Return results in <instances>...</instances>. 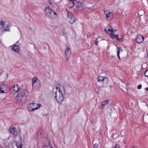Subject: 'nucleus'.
Wrapping results in <instances>:
<instances>
[{"mask_svg":"<svg viewBox=\"0 0 148 148\" xmlns=\"http://www.w3.org/2000/svg\"><path fill=\"white\" fill-rule=\"evenodd\" d=\"M63 88L60 84H57L54 87V89H56L57 91L55 93V98L59 103H62L64 100L63 95L61 92V89Z\"/></svg>","mask_w":148,"mask_h":148,"instance_id":"f257e3e1","label":"nucleus"},{"mask_svg":"<svg viewBox=\"0 0 148 148\" xmlns=\"http://www.w3.org/2000/svg\"><path fill=\"white\" fill-rule=\"evenodd\" d=\"M105 31L106 34L110 35L112 39H116L120 42H122L123 41V38H119L118 35H113L114 31L116 32V30L113 29L109 25H108L105 28Z\"/></svg>","mask_w":148,"mask_h":148,"instance_id":"f03ea898","label":"nucleus"},{"mask_svg":"<svg viewBox=\"0 0 148 148\" xmlns=\"http://www.w3.org/2000/svg\"><path fill=\"white\" fill-rule=\"evenodd\" d=\"M44 11L46 15L50 19L54 20L57 18L56 13L49 7L46 8Z\"/></svg>","mask_w":148,"mask_h":148,"instance_id":"7ed1b4c3","label":"nucleus"},{"mask_svg":"<svg viewBox=\"0 0 148 148\" xmlns=\"http://www.w3.org/2000/svg\"><path fill=\"white\" fill-rule=\"evenodd\" d=\"M27 93V91L24 90L19 92L18 94L16 96L18 100L21 102L24 101L26 99V94Z\"/></svg>","mask_w":148,"mask_h":148,"instance_id":"20e7f679","label":"nucleus"},{"mask_svg":"<svg viewBox=\"0 0 148 148\" xmlns=\"http://www.w3.org/2000/svg\"><path fill=\"white\" fill-rule=\"evenodd\" d=\"M68 12L67 19L69 21L71 24L74 23L75 21V19L73 15L70 12L67 10Z\"/></svg>","mask_w":148,"mask_h":148,"instance_id":"39448f33","label":"nucleus"},{"mask_svg":"<svg viewBox=\"0 0 148 148\" xmlns=\"http://www.w3.org/2000/svg\"><path fill=\"white\" fill-rule=\"evenodd\" d=\"M71 50L70 48L67 47L66 49L65 50L64 56L66 59L67 61H68L71 55Z\"/></svg>","mask_w":148,"mask_h":148,"instance_id":"423d86ee","label":"nucleus"},{"mask_svg":"<svg viewBox=\"0 0 148 148\" xmlns=\"http://www.w3.org/2000/svg\"><path fill=\"white\" fill-rule=\"evenodd\" d=\"M98 81L101 83H107L108 82V79L106 77L99 76L98 77Z\"/></svg>","mask_w":148,"mask_h":148,"instance_id":"0eeeda50","label":"nucleus"},{"mask_svg":"<svg viewBox=\"0 0 148 148\" xmlns=\"http://www.w3.org/2000/svg\"><path fill=\"white\" fill-rule=\"evenodd\" d=\"M141 12H143V11L142 10H139L138 12V14L140 16V22L143 24H145L146 22V16L145 17H143L142 15H140V13Z\"/></svg>","mask_w":148,"mask_h":148,"instance_id":"6e6552de","label":"nucleus"},{"mask_svg":"<svg viewBox=\"0 0 148 148\" xmlns=\"http://www.w3.org/2000/svg\"><path fill=\"white\" fill-rule=\"evenodd\" d=\"M5 23V21H4L3 20H1L0 22V27H1V28L3 29L4 32H10V29L9 28V26L7 25V29H3L4 25Z\"/></svg>","mask_w":148,"mask_h":148,"instance_id":"1a4fd4ad","label":"nucleus"},{"mask_svg":"<svg viewBox=\"0 0 148 148\" xmlns=\"http://www.w3.org/2000/svg\"><path fill=\"white\" fill-rule=\"evenodd\" d=\"M144 39V37L142 35H139L136 38V41L138 43H141Z\"/></svg>","mask_w":148,"mask_h":148,"instance_id":"9d476101","label":"nucleus"},{"mask_svg":"<svg viewBox=\"0 0 148 148\" xmlns=\"http://www.w3.org/2000/svg\"><path fill=\"white\" fill-rule=\"evenodd\" d=\"M108 102V101L107 100H105L103 101H102L99 107L100 108L102 109L105 107V106L107 104Z\"/></svg>","mask_w":148,"mask_h":148,"instance_id":"9b49d317","label":"nucleus"},{"mask_svg":"<svg viewBox=\"0 0 148 148\" xmlns=\"http://www.w3.org/2000/svg\"><path fill=\"white\" fill-rule=\"evenodd\" d=\"M32 108L33 109V111H34L35 110L37 109L39 107H40L41 105L39 104H38L36 103H32Z\"/></svg>","mask_w":148,"mask_h":148,"instance_id":"f8f14e48","label":"nucleus"},{"mask_svg":"<svg viewBox=\"0 0 148 148\" xmlns=\"http://www.w3.org/2000/svg\"><path fill=\"white\" fill-rule=\"evenodd\" d=\"M106 16L108 20H111L113 18V14L112 13L109 12L106 14Z\"/></svg>","mask_w":148,"mask_h":148,"instance_id":"ddd939ff","label":"nucleus"},{"mask_svg":"<svg viewBox=\"0 0 148 148\" xmlns=\"http://www.w3.org/2000/svg\"><path fill=\"white\" fill-rule=\"evenodd\" d=\"M13 89L16 92L20 90V88L17 84L14 85L13 87Z\"/></svg>","mask_w":148,"mask_h":148,"instance_id":"4468645a","label":"nucleus"},{"mask_svg":"<svg viewBox=\"0 0 148 148\" xmlns=\"http://www.w3.org/2000/svg\"><path fill=\"white\" fill-rule=\"evenodd\" d=\"M75 5V3H74V2L70 1L69 3L67 5H66V6L68 8H71L74 7Z\"/></svg>","mask_w":148,"mask_h":148,"instance_id":"2eb2a0df","label":"nucleus"},{"mask_svg":"<svg viewBox=\"0 0 148 148\" xmlns=\"http://www.w3.org/2000/svg\"><path fill=\"white\" fill-rule=\"evenodd\" d=\"M12 49L14 51L18 52L20 49V47L18 45H15L13 47Z\"/></svg>","mask_w":148,"mask_h":148,"instance_id":"dca6fc26","label":"nucleus"},{"mask_svg":"<svg viewBox=\"0 0 148 148\" xmlns=\"http://www.w3.org/2000/svg\"><path fill=\"white\" fill-rule=\"evenodd\" d=\"M40 87V84H32V87L35 89H38Z\"/></svg>","mask_w":148,"mask_h":148,"instance_id":"f3484780","label":"nucleus"},{"mask_svg":"<svg viewBox=\"0 0 148 148\" xmlns=\"http://www.w3.org/2000/svg\"><path fill=\"white\" fill-rule=\"evenodd\" d=\"M5 87V85L4 84H3L0 87V93H3L5 92H4V89Z\"/></svg>","mask_w":148,"mask_h":148,"instance_id":"a211bd4d","label":"nucleus"},{"mask_svg":"<svg viewBox=\"0 0 148 148\" xmlns=\"http://www.w3.org/2000/svg\"><path fill=\"white\" fill-rule=\"evenodd\" d=\"M32 81L33 83H35L39 82V79L36 77H34L32 79Z\"/></svg>","mask_w":148,"mask_h":148,"instance_id":"6ab92c4d","label":"nucleus"},{"mask_svg":"<svg viewBox=\"0 0 148 148\" xmlns=\"http://www.w3.org/2000/svg\"><path fill=\"white\" fill-rule=\"evenodd\" d=\"M3 143L4 145H5V147H6L7 146H8L9 143V140L8 139L5 140H3Z\"/></svg>","mask_w":148,"mask_h":148,"instance_id":"aec40b11","label":"nucleus"},{"mask_svg":"<svg viewBox=\"0 0 148 148\" xmlns=\"http://www.w3.org/2000/svg\"><path fill=\"white\" fill-rule=\"evenodd\" d=\"M32 106V104L31 103L28 105L27 106L28 110L29 111H33V109Z\"/></svg>","mask_w":148,"mask_h":148,"instance_id":"412c9836","label":"nucleus"},{"mask_svg":"<svg viewBox=\"0 0 148 148\" xmlns=\"http://www.w3.org/2000/svg\"><path fill=\"white\" fill-rule=\"evenodd\" d=\"M15 127H11L9 129L10 132L12 134H14L15 132Z\"/></svg>","mask_w":148,"mask_h":148,"instance_id":"4be33fe9","label":"nucleus"},{"mask_svg":"<svg viewBox=\"0 0 148 148\" xmlns=\"http://www.w3.org/2000/svg\"><path fill=\"white\" fill-rule=\"evenodd\" d=\"M120 50L122 51V49H121V47H119V48H118L117 54L118 55V58L119 59V60H121V58L119 56V53Z\"/></svg>","mask_w":148,"mask_h":148,"instance_id":"5701e85b","label":"nucleus"},{"mask_svg":"<svg viewBox=\"0 0 148 148\" xmlns=\"http://www.w3.org/2000/svg\"><path fill=\"white\" fill-rule=\"evenodd\" d=\"M16 146H17V148H21L22 147V143L20 142H17L16 143Z\"/></svg>","mask_w":148,"mask_h":148,"instance_id":"b1692460","label":"nucleus"},{"mask_svg":"<svg viewBox=\"0 0 148 148\" xmlns=\"http://www.w3.org/2000/svg\"><path fill=\"white\" fill-rule=\"evenodd\" d=\"M82 5V3L79 2H77L76 4V7L77 8H79Z\"/></svg>","mask_w":148,"mask_h":148,"instance_id":"393cba45","label":"nucleus"},{"mask_svg":"<svg viewBox=\"0 0 148 148\" xmlns=\"http://www.w3.org/2000/svg\"><path fill=\"white\" fill-rule=\"evenodd\" d=\"M144 75L145 76L148 77V68L147 69L144 73Z\"/></svg>","mask_w":148,"mask_h":148,"instance_id":"a878e982","label":"nucleus"},{"mask_svg":"<svg viewBox=\"0 0 148 148\" xmlns=\"http://www.w3.org/2000/svg\"><path fill=\"white\" fill-rule=\"evenodd\" d=\"M108 57L111 61H113V59L115 58V56H109Z\"/></svg>","mask_w":148,"mask_h":148,"instance_id":"bb28decb","label":"nucleus"},{"mask_svg":"<svg viewBox=\"0 0 148 148\" xmlns=\"http://www.w3.org/2000/svg\"><path fill=\"white\" fill-rule=\"evenodd\" d=\"M98 144L95 143L93 146L94 148H98Z\"/></svg>","mask_w":148,"mask_h":148,"instance_id":"cd10ccee","label":"nucleus"},{"mask_svg":"<svg viewBox=\"0 0 148 148\" xmlns=\"http://www.w3.org/2000/svg\"><path fill=\"white\" fill-rule=\"evenodd\" d=\"M43 148H54L53 147H51L50 146H44Z\"/></svg>","mask_w":148,"mask_h":148,"instance_id":"c85d7f7f","label":"nucleus"},{"mask_svg":"<svg viewBox=\"0 0 148 148\" xmlns=\"http://www.w3.org/2000/svg\"><path fill=\"white\" fill-rule=\"evenodd\" d=\"M98 39V38L96 39L95 42V45L96 46H97L98 45V41L97 40Z\"/></svg>","mask_w":148,"mask_h":148,"instance_id":"c756f323","label":"nucleus"},{"mask_svg":"<svg viewBox=\"0 0 148 148\" xmlns=\"http://www.w3.org/2000/svg\"><path fill=\"white\" fill-rule=\"evenodd\" d=\"M146 118H147V119H148V115H147L146 116H144L143 118V120L144 121H146Z\"/></svg>","mask_w":148,"mask_h":148,"instance_id":"7c9ffc66","label":"nucleus"},{"mask_svg":"<svg viewBox=\"0 0 148 148\" xmlns=\"http://www.w3.org/2000/svg\"><path fill=\"white\" fill-rule=\"evenodd\" d=\"M48 3L49 4H51L53 1V0H47Z\"/></svg>","mask_w":148,"mask_h":148,"instance_id":"2f4dec72","label":"nucleus"},{"mask_svg":"<svg viewBox=\"0 0 148 148\" xmlns=\"http://www.w3.org/2000/svg\"><path fill=\"white\" fill-rule=\"evenodd\" d=\"M119 145L115 144L114 147L113 148H119Z\"/></svg>","mask_w":148,"mask_h":148,"instance_id":"473e14b6","label":"nucleus"},{"mask_svg":"<svg viewBox=\"0 0 148 148\" xmlns=\"http://www.w3.org/2000/svg\"><path fill=\"white\" fill-rule=\"evenodd\" d=\"M142 86L141 85H139L138 86V89H140L141 88Z\"/></svg>","mask_w":148,"mask_h":148,"instance_id":"72a5a7b5","label":"nucleus"},{"mask_svg":"<svg viewBox=\"0 0 148 148\" xmlns=\"http://www.w3.org/2000/svg\"><path fill=\"white\" fill-rule=\"evenodd\" d=\"M145 89L146 90H148V88H146Z\"/></svg>","mask_w":148,"mask_h":148,"instance_id":"f704fd0d","label":"nucleus"},{"mask_svg":"<svg viewBox=\"0 0 148 148\" xmlns=\"http://www.w3.org/2000/svg\"><path fill=\"white\" fill-rule=\"evenodd\" d=\"M0 148H2V146L1 144H0Z\"/></svg>","mask_w":148,"mask_h":148,"instance_id":"c9c22d12","label":"nucleus"},{"mask_svg":"<svg viewBox=\"0 0 148 148\" xmlns=\"http://www.w3.org/2000/svg\"><path fill=\"white\" fill-rule=\"evenodd\" d=\"M6 75H7V77H8V74H7Z\"/></svg>","mask_w":148,"mask_h":148,"instance_id":"e433bc0d","label":"nucleus"},{"mask_svg":"<svg viewBox=\"0 0 148 148\" xmlns=\"http://www.w3.org/2000/svg\"><path fill=\"white\" fill-rule=\"evenodd\" d=\"M124 139H125V140H124V141H126V139H125V138H124Z\"/></svg>","mask_w":148,"mask_h":148,"instance_id":"4c0bfd02","label":"nucleus"}]
</instances>
